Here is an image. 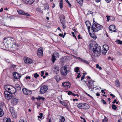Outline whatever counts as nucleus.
<instances>
[{"mask_svg": "<svg viewBox=\"0 0 122 122\" xmlns=\"http://www.w3.org/2000/svg\"><path fill=\"white\" fill-rule=\"evenodd\" d=\"M38 102H37L36 103V105H37V106H40V105L41 104V103H43L42 101H41V102H39V103Z\"/></svg>", "mask_w": 122, "mask_h": 122, "instance_id": "obj_38", "label": "nucleus"}, {"mask_svg": "<svg viewBox=\"0 0 122 122\" xmlns=\"http://www.w3.org/2000/svg\"><path fill=\"white\" fill-rule=\"evenodd\" d=\"M30 76H26L25 77V78L26 79H30Z\"/></svg>", "mask_w": 122, "mask_h": 122, "instance_id": "obj_63", "label": "nucleus"}, {"mask_svg": "<svg viewBox=\"0 0 122 122\" xmlns=\"http://www.w3.org/2000/svg\"><path fill=\"white\" fill-rule=\"evenodd\" d=\"M41 76L42 77L43 76V75L44 74V71H41Z\"/></svg>", "mask_w": 122, "mask_h": 122, "instance_id": "obj_57", "label": "nucleus"}, {"mask_svg": "<svg viewBox=\"0 0 122 122\" xmlns=\"http://www.w3.org/2000/svg\"><path fill=\"white\" fill-rule=\"evenodd\" d=\"M13 76L14 77L17 79H19L21 77V76L17 72H15L13 73Z\"/></svg>", "mask_w": 122, "mask_h": 122, "instance_id": "obj_16", "label": "nucleus"}, {"mask_svg": "<svg viewBox=\"0 0 122 122\" xmlns=\"http://www.w3.org/2000/svg\"><path fill=\"white\" fill-rule=\"evenodd\" d=\"M112 109L114 110H115L117 108V107L114 104H112Z\"/></svg>", "mask_w": 122, "mask_h": 122, "instance_id": "obj_35", "label": "nucleus"}, {"mask_svg": "<svg viewBox=\"0 0 122 122\" xmlns=\"http://www.w3.org/2000/svg\"><path fill=\"white\" fill-rule=\"evenodd\" d=\"M43 114L42 113H40L39 114V116H38V118L41 119L43 117Z\"/></svg>", "mask_w": 122, "mask_h": 122, "instance_id": "obj_37", "label": "nucleus"}, {"mask_svg": "<svg viewBox=\"0 0 122 122\" xmlns=\"http://www.w3.org/2000/svg\"><path fill=\"white\" fill-rule=\"evenodd\" d=\"M60 70L62 75L65 76L70 72L69 66L68 65L62 66L61 67Z\"/></svg>", "mask_w": 122, "mask_h": 122, "instance_id": "obj_3", "label": "nucleus"}, {"mask_svg": "<svg viewBox=\"0 0 122 122\" xmlns=\"http://www.w3.org/2000/svg\"><path fill=\"white\" fill-rule=\"evenodd\" d=\"M86 24L87 28V29L88 31H89L90 30V25H91V27L92 26L91 25V24L90 22L88 21H87L85 22Z\"/></svg>", "mask_w": 122, "mask_h": 122, "instance_id": "obj_19", "label": "nucleus"}, {"mask_svg": "<svg viewBox=\"0 0 122 122\" xmlns=\"http://www.w3.org/2000/svg\"><path fill=\"white\" fill-rule=\"evenodd\" d=\"M4 88L5 90H8V91H10L9 92L10 93L12 94H15L16 92V88L8 84L5 86Z\"/></svg>", "mask_w": 122, "mask_h": 122, "instance_id": "obj_4", "label": "nucleus"}, {"mask_svg": "<svg viewBox=\"0 0 122 122\" xmlns=\"http://www.w3.org/2000/svg\"><path fill=\"white\" fill-rule=\"evenodd\" d=\"M43 50L42 48L41 47L39 48L37 51V54L38 56L41 58L43 55Z\"/></svg>", "mask_w": 122, "mask_h": 122, "instance_id": "obj_11", "label": "nucleus"}, {"mask_svg": "<svg viewBox=\"0 0 122 122\" xmlns=\"http://www.w3.org/2000/svg\"><path fill=\"white\" fill-rule=\"evenodd\" d=\"M107 121L108 119L105 117L104 119L102 121L103 122H107Z\"/></svg>", "mask_w": 122, "mask_h": 122, "instance_id": "obj_51", "label": "nucleus"}, {"mask_svg": "<svg viewBox=\"0 0 122 122\" xmlns=\"http://www.w3.org/2000/svg\"><path fill=\"white\" fill-rule=\"evenodd\" d=\"M24 59L25 63L28 65L31 64L33 62V61L30 58L27 57H24Z\"/></svg>", "mask_w": 122, "mask_h": 122, "instance_id": "obj_10", "label": "nucleus"}, {"mask_svg": "<svg viewBox=\"0 0 122 122\" xmlns=\"http://www.w3.org/2000/svg\"><path fill=\"white\" fill-rule=\"evenodd\" d=\"M90 48L92 49L91 53L93 56L98 57L101 54V47L97 44L93 45L91 44L90 45Z\"/></svg>", "mask_w": 122, "mask_h": 122, "instance_id": "obj_1", "label": "nucleus"}, {"mask_svg": "<svg viewBox=\"0 0 122 122\" xmlns=\"http://www.w3.org/2000/svg\"><path fill=\"white\" fill-rule=\"evenodd\" d=\"M89 32V33L90 36L92 38H93L94 39H96L97 38V37L96 36H95L94 34H92L90 32V30L89 31H88Z\"/></svg>", "mask_w": 122, "mask_h": 122, "instance_id": "obj_24", "label": "nucleus"}, {"mask_svg": "<svg viewBox=\"0 0 122 122\" xmlns=\"http://www.w3.org/2000/svg\"><path fill=\"white\" fill-rule=\"evenodd\" d=\"M71 84L69 82H64L62 83V86L64 87H66L67 88H70V87Z\"/></svg>", "mask_w": 122, "mask_h": 122, "instance_id": "obj_15", "label": "nucleus"}, {"mask_svg": "<svg viewBox=\"0 0 122 122\" xmlns=\"http://www.w3.org/2000/svg\"><path fill=\"white\" fill-rule=\"evenodd\" d=\"M15 86L17 90L19 91L21 90V87L18 84H15Z\"/></svg>", "mask_w": 122, "mask_h": 122, "instance_id": "obj_30", "label": "nucleus"}, {"mask_svg": "<svg viewBox=\"0 0 122 122\" xmlns=\"http://www.w3.org/2000/svg\"><path fill=\"white\" fill-rule=\"evenodd\" d=\"M101 101H102V103L104 104H107L106 102L105 101V100L103 99H102Z\"/></svg>", "mask_w": 122, "mask_h": 122, "instance_id": "obj_54", "label": "nucleus"}, {"mask_svg": "<svg viewBox=\"0 0 122 122\" xmlns=\"http://www.w3.org/2000/svg\"><path fill=\"white\" fill-rule=\"evenodd\" d=\"M23 93L27 95H30L32 94V92L31 91L27 90L25 88H23L22 89Z\"/></svg>", "mask_w": 122, "mask_h": 122, "instance_id": "obj_12", "label": "nucleus"}, {"mask_svg": "<svg viewBox=\"0 0 122 122\" xmlns=\"http://www.w3.org/2000/svg\"><path fill=\"white\" fill-rule=\"evenodd\" d=\"M48 89V86L46 85H43L40 88L39 91L41 94L45 93Z\"/></svg>", "mask_w": 122, "mask_h": 122, "instance_id": "obj_8", "label": "nucleus"}, {"mask_svg": "<svg viewBox=\"0 0 122 122\" xmlns=\"http://www.w3.org/2000/svg\"><path fill=\"white\" fill-rule=\"evenodd\" d=\"M68 94L69 95H72L73 96L74 95V94L72 92L69 91L68 92Z\"/></svg>", "mask_w": 122, "mask_h": 122, "instance_id": "obj_41", "label": "nucleus"}, {"mask_svg": "<svg viewBox=\"0 0 122 122\" xmlns=\"http://www.w3.org/2000/svg\"><path fill=\"white\" fill-rule=\"evenodd\" d=\"M41 9H40L39 8H37L36 9V10L37 11H38L39 12H40L41 11Z\"/></svg>", "mask_w": 122, "mask_h": 122, "instance_id": "obj_62", "label": "nucleus"}, {"mask_svg": "<svg viewBox=\"0 0 122 122\" xmlns=\"http://www.w3.org/2000/svg\"><path fill=\"white\" fill-rule=\"evenodd\" d=\"M96 67L97 68H98L100 70L102 69V68L101 67L99 66L98 64L96 65Z\"/></svg>", "mask_w": 122, "mask_h": 122, "instance_id": "obj_49", "label": "nucleus"}, {"mask_svg": "<svg viewBox=\"0 0 122 122\" xmlns=\"http://www.w3.org/2000/svg\"><path fill=\"white\" fill-rule=\"evenodd\" d=\"M59 18L63 28L64 29H66L67 26L66 25L65 16L64 15L61 14L60 15Z\"/></svg>", "mask_w": 122, "mask_h": 122, "instance_id": "obj_5", "label": "nucleus"}, {"mask_svg": "<svg viewBox=\"0 0 122 122\" xmlns=\"http://www.w3.org/2000/svg\"><path fill=\"white\" fill-rule=\"evenodd\" d=\"M49 6L48 5H45L44 6V8L45 9H48L49 8Z\"/></svg>", "mask_w": 122, "mask_h": 122, "instance_id": "obj_48", "label": "nucleus"}, {"mask_svg": "<svg viewBox=\"0 0 122 122\" xmlns=\"http://www.w3.org/2000/svg\"><path fill=\"white\" fill-rule=\"evenodd\" d=\"M103 50L108 51L109 50L108 46L107 45H104L103 46Z\"/></svg>", "mask_w": 122, "mask_h": 122, "instance_id": "obj_26", "label": "nucleus"}, {"mask_svg": "<svg viewBox=\"0 0 122 122\" xmlns=\"http://www.w3.org/2000/svg\"><path fill=\"white\" fill-rule=\"evenodd\" d=\"M110 20L111 21H114L115 20V18L114 17L110 16Z\"/></svg>", "mask_w": 122, "mask_h": 122, "instance_id": "obj_46", "label": "nucleus"}, {"mask_svg": "<svg viewBox=\"0 0 122 122\" xmlns=\"http://www.w3.org/2000/svg\"><path fill=\"white\" fill-rule=\"evenodd\" d=\"M11 102L13 105H15L18 102V100L15 98H12Z\"/></svg>", "mask_w": 122, "mask_h": 122, "instance_id": "obj_18", "label": "nucleus"}, {"mask_svg": "<svg viewBox=\"0 0 122 122\" xmlns=\"http://www.w3.org/2000/svg\"><path fill=\"white\" fill-rule=\"evenodd\" d=\"M84 93L86 95H87L89 97H92L90 95H89V94H87L86 92L84 91Z\"/></svg>", "mask_w": 122, "mask_h": 122, "instance_id": "obj_60", "label": "nucleus"}, {"mask_svg": "<svg viewBox=\"0 0 122 122\" xmlns=\"http://www.w3.org/2000/svg\"><path fill=\"white\" fill-rule=\"evenodd\" d=\"M9 93H10L9 91H8L7 90L5 91L4 92V94L5 97H6V96H7V95H8V94H9Z\"/></svg>", "mask_w": 122, "mask_h": 122, "instance_id": "obj_40", "label": "nucleus"}, {"mask_svg": "<svg viewBox=\"0 0 122 122\" xmlns=\"http://www.w3.org/2000/svg\"><path fill=\"white\" fill-rule=\"evenodd\" d=\"M75 71L76 72H78V71L79 70V68L78 67H77L75 68Z\"/></svg>", "mask_w": 122, "mask_h": 122, "instance_id": "obj_42", "label": "nucleus"}, {"mask_svg": "<svg viewBox=\"0 0 122 122\" xmlns=\"http://www.w3.org/2000/svg\"><path fill=\"white\" fill-rule=\"evenodd\" d=\"M4 115V112L2 109L0 108V117L3 116Z\"/></svg>", "mask_w": 122, "mask_h": 122, "instance_id": "obj_29", "label": "nucleus"}, {"mask_svg": "<svg viewBox=\"0 0 122 122\" xmlns=\"http://www.w3.org/2000/svg\"><path fill=\"white\" fill-rule=\"evenodd\" d=\"M17 11L18 14L20 15H23L27 16L30 15L29 14L26 13L24 11L21 10H18Z\"/></svg>", "mask_w": 122, "mask_h": 122, "instance_id": "obj_13", "label": "nucleus"}, {"mask_svg": "<svg viewBox=\"0 0 122 122\" xmlns=\"http://www.w3.org/2000/svg\"><path fill=\"white\" fill-rule=\"evenodd\" d=\"M106 50H103L102 51V53L104 55H105L106 54V53H107V51Z\"/></svg>", "mask_w": 122, "mask_h": 122, "instance_id": "obj_39", "label": "nucleus"}, {"mask_svg": "<svg viewBox=\"0 0 122 122\" xmlns=\"http://www.w3.org/2000/svg\"><path fill=\"white\" fill-rule=\"evenodd\" d=\"M83 0H76L77 2L81 5H83Z\"/></svg>", "mask_w": 122, "mask_h": 122, "instance_id": "obj_33", "label": "nucleus"}, {"mask_svg": "<svg viewBox=\"0 0 122 122\" xmlns=\"http://www.w3.org/2000/svg\"><path fill=\"white\" fill-rule=\"evenodd\" d=\"M63 3L60 2L59 4V6L60 8L61 9L63 8Z\"/></svg>", "mask_w": 122, "mask_h": 122, "instance_id": "obj_47", "label": "nucleus"}, {"mask_svg": "<svg viewBox=\"0 0 122 122\" xmlns=\"http://www.w3.org/2000/svg\"><path fill=\"white\" fill-rule=\"evenodd\" d=\"M16 38L19 41H20L21 40V36H20V35H17V36H16Z\"/></svg>", "mask_w": 122, "mask_h": 122, "instance_id": "obj_36", "label": "nucleus"}, {"mask_svg": "<svg viewBox=\"0 0 122 122\" xmlns=\"http://www.w3.org/2000/svg\"><path fill=\"white\" fill-rule=\"evenodd\" d=\"M93 80L91 79L90 80L88 81V83L89 84L88 85L87 83H86V85H87L88 87L89 88V89H91V91H92L96 87H94L93 86L94 84L93 83L94 82Z\"/></svg>", "mask_w": 122, "mask_h": 122, "instance_id": "obj_7", "label": "nucleus"}, {"mask_svg": "<svg viewBox=\"0 0 122 122\" xmlns=\"http://www.w3.org/2000/svg\"><path fill=\"white\" fill-rule=\"evenodd\" d=\"M106 2L107 3H109L110 2L111 0H105Z\"/></svg>", "mask_w": 122, "mask_h": 122, "instance_id": "obj_61", "label": "nucleus"}, {"mask_svg": "<svg viewBox=\"0 0 122 122\" xmlns=\"http://www.w3.org/2000/svg\"><path fill=\"white\" fill-rule=\"evenodd\" d=\"M15 45L17 47H18L19 46V44L16 42H13V44L12 45Z\"/></svg>", "mask_w": 122, "mask_h": 122, "instance_id": "obj_50", "label": "nucleus"}, {"mask_svg": "<svg viewBox=\"0 0 122 122\" xmlns=\"http://www.w3.org/2000/svg\"><path fill=\"white\" fill-rule=\"evenodd\" d=\"M61 119H60L59 122H64L65 120V118L64 117L62 116H60Z\"/></svg>", "mask_w": 122, "mask_h": 122, "instance_id": "obj_32", "label": "nucleus"}, {"mask_svg": "<svg viewBox=\"0 0 122 122\" xmlns=\"http://www.w3.org/2000/svg\"><path fill=\"white\" fill-rule=\"evenodd\" d=\"M11 93H9L8 95L6 96V97L7 98V99L8 100H9L11 99H12L13 97V94Z\"/></svg>", "mask_w": 122, "mask_h": 122, "instance_id": "obj_22", "label": "nucleus"}, {"mask_svg": "<svg viewBox=\"0 0 122 122\" xmlns=\"http://www.w3.org/2000/svg\"><path fill=\"white\" fill-rule=\"evenodd\" d=\"M93 23L92 24V25H93V24H98L95 21V20H94V18H93Z\"/></svg>", "mask_w": 122, "mask_h": 122, "instance_id": "obj_59", "label": "nucleus"}, {"mask_svg": "<svg viewBox=\"0 0 122 122\" xmlns=\"http://www.w3.org/2000/svg\"><path fill=\"white\" fill-rule=\"evenodd\" d=\"M39 76V75L36 73L34 74V76L35 78H37V77H38Z\"/></svg>", "mask_w": 122, "mask_h": 122, "instance_id": "obj_43", "label": "nucleus"}, {"mask_svg": "<svg viewBox=\"0 0 122 122\" xmlns=\"http://www.w3.org/2000/svg\"><path fill=\"white\" fill-rule=\"evenodd\" d=\"M66 2L69 5V6L70 7H71V5L70 3L68 1V0H65Z\"/></svg>", "mask_w": 122, "mask_h": 122, "instance_id": "obj_53", "label": "nucleus"}, {"mask_svg": "<svg viewBox=\"0 0 122 122\" xmlns=\"http://www.w3.org/2000/svg\"><path fill=\"white\" fill-rule=\"evenodd\" d=\"M53 71L54 73L57 74L59 71V68L58 66H54L53 69Z\"/></svg>", "mask_w": 122, "mask_h": 122, "instance_id": "obj_17", "label": "nucleus"}, {"mask_svg": "<svg viewBox=\"0 0 122 122\" xmlns=\"http://www.w3.org/2000/svg\"><path fill=\"white\" fill-rule=\"evenodd\" d=\"M71 34L73 36V37H74L76 39H77L74 33L73 32H71Z\"/></svg>", "mask_w": 122, "mask_h": 122, "instance_id": "obj_56", "label": "nucleus"}, {"mask_svg": "<svg viewBox=\"0 0 122 122\" xmlns=\"http://www.w3.org/2000/svg\"><path fill=\"white\" fill-rule=\"evenodd\" d=\"M6 45H7L6 48L11 50H12V49L13 48V47H12V45L10 44V39L9 38L7 39V41L5 42Z\"/></svg>", "mask_w": 122, "mask_h": 122, "instance_id": "obj_9", "label": "nucleus"}, {"mask_svg": "<svg viewBox=\"0 0 122 122\" xmlns=\"http://www.w3.org/2000/svg\"><path fill=\"white\" fill-rule=\"evenodd\" d=\"M77 107L79 109H87L89 108V105L86 103H79Z\"/></svg>", "mask_w": 122, "mask_h": 122, "instance_id": "obj_6", "label": "nucleus"}, {"mask_svg": "<svg viewBox=\"0 0 122 122\" xmlns=\"http://www.w3.org/2000/svg\"><path fill=\"white\" fill-rule=\"evenodd\" d=\"M3 121L4 122H11V120L10 118H6L3 119Z\"/></svg>", "mask_w": 122, "mask_h": 122, "instance_id": "obj_31", "label": "nucleus"}, {"mask_svg": "<svg viewBox=\"0 0 122 122\" xmlns=\"http://www.w3.org/2000/svg\"><path fill=\"white\" fill-rule=\"evenodd\" d=\"M81 76V75H77V77L76 78V79L77 78H79Z\"/></svg>", "mask_w": 122, "mask_h": 122, "instance_id": "obj_64", "label": "nucleus"}, {"mask_svg": "<svg viewBox=\"0 0 122 122\" xmlns=\"http://www.w3.org/2000/svg\"><path fill=\"white\" fill-rule=\"evenodd\" d=\"M116 42H118V43L119 44H120V45H122V41H121L120 40H118L117 41H116Z\"/></svg>", "mask_w": 122, "mask_h": 122, "instance_id": "obj_45", "label": "nucleus"}, {"mask_svg": "<svg viewBox=\"0 0 122 122\" xmlns=\"http://www.w3.org/2000/svg\"><path fill=\"white\" fill-rule=\"evenodd\" d=\"M1 46V48L2 49L3 48H6L7 45H6L5 43V44L4 43H1L0 45Z\"/></svg>", "mask_w": 122, "mask_h": 122, "instance_id": "obj_28", "label": "nucleus"}, {"mask_svg": "<svg viewBox=\"0 0 122 122\" xmlns=\"http://www.w3.org/2000/svg\"><path fill=\"white\" fill-rule=\"evenodd\" d=\"M85 78V76L83 75L82 76L81 78V80L82 81Z\"/></svg>", "mask_w": 122, "mask_h": 122, "instance_id": "obj_58", "label": "nucleus"}, {"mask_svg": "<svg viewBox=\"0 0 122 122\" xmlns=\"http://www.w3.org/2000/svg\"><path fill=\"white\" fill-rule=\"evenodd\" d=\"M10 112L11 114L13 116V117L14 118H15L17 117V115L16 113L15 112V111L13 109H10Z\"/></svg>", "mask_w": 122, "mask_h": 122, "instance_id": "obj_20", "label": "nucleus"}, {"mask_svg": "<svg viewBox=\"0 0 122 122\" xmlns=\"http://www.w3.org/2000/svg\"><path fill=\"white\" fill-rule=\"evenodd\" d=\"M79 59H80L81 61L83 62V63H85L87 65L89 64V63L88 61H87L86 60H83L82 58H80V57H78Z\"/></svg>", "mask_w": 122, "mask_h": 122, "instance_id": "obj_23", "label": "nucleus"}, {"mask_svg": "<svg viewBox=\"0 0 122 122\" xmlns=\"http://www.w3.org/2000/svg\"><path fill=\"white\" fill-rule=\"evenodd\" d=\"M91 14L92 15L93 14V12L91 11H88L87 13V15H88Z\"/></svg>", "mask_w": 122, "mask_h": 122, "instance_id": "obj_52", "label": "nucleus"}, {"mask_svg": "<svg viewBox=\"0 0 122 122\" xmlns=\"http://www.w3.org/2000/svg\"><path fill=\"white\" fill-rule=\"evenodd\" d=\"M56 60V57L54 56V54H53L52 56L51 60L53 63H54Z\"/></svg>", "mask_w": 122, "mask_h": 122, "instance_id": "obj_27", "label": "nucleus"}, {"mask_svg": "<svg viewBox=\"0 0 122 122\" xmlns=\"http://www.w3.org/2000/svg\"><path fill=\"white\" fill-rule=\"evenodd\" d=\"M10 39V40L12 42H15V41L14 38L13 37H10L9 38Z\"/></svg>", "mask_w": 122, "mask_h": 122, "instance_id": "obj_44", "label": "nucleus"}, {"mask_svg": "<svg viewBox=\"0 0 122 122\" xmlns=\"http://www.w3.org/2000/svg\"><path fill=\"white\" fill-rule=\"evenodd\" d=\"M36 98L38 100L37 102H41V101H40V100L41 99H42V100H43L45 99V98L43 97H41L40 96H38V97Z\"/></svg>", "mask_w": 122, "mask_h": 122, "instance_id": "obj_25", "label": "nucleus"}, {"mask_svg": "<svg viewBox=\"0 0 122 122\" xmlns=\"http://www.w3.org/2000/svg\"><path fill=\"white\" fill-rule=\"evenodd\" d=\"M54 54V56L56 58H59V53L57 52H55Z\"/></svg>", "mask_w": 122, "mask_h": 122, "instance_id": "obj_34", "label": "nucleus"}, {"mask_svg": "<svg viewBox=\"0 0 122 122\" xmlns=\"http://www.w3.org/2000/svg\"><path fill=\"white\" fill-rule=\"evenodd\" d=\"M103 26L98 24H93L92 26L91 31L92 34H94L95 32H97L99 30L102 29Z\"/></svg>", "mask_w": 122, "mask_h": 122, "instance_id": "obj_2", "label": "nucleus"}, {"mask_svg": "<svg viewBox=\"0 0 122 122\" xmlns=\"http://www.w3.org/2000/svg\"><path fill=\"white\" fill-rule=\"evenodd\" d=\"M105 90H106V89H105L104 90H101V92L102 93H103L104 94H105L106 93L104 91Z\"/></svg>", "mask_w": 122, "mask_h": 122, "instance_id": "obj_55", "label": "nucleus"}, {"mask_svg": "<svg viewBox=\"0 0 122 122\" xmlns=\"http://www.w3.org/2000/svg\"><path fill=\"white\" fill-rule=\"evenodd\" d=\"M109 30L110 31L115 32L116 30V29L114 25H112L109 26Z\"/></svg>", "mask_w": 122, "mask_h": 122, "instance_id": "obj_14", "label": "nucleus"}, {"mask_svg": "<svg viewBox=\"0 0 122 122\" xmlns=\"http://www.w3.org/2000/svg\"><path fill=\"white\" fill-rule=\"evenodd\" d=\"M35 1V0H26L25 1V3L29 4H32L34 3Z\"/></svg>", "mask_w": 122, "mask_h": 122, "instance_id": "obj_21", "label": "nucleus"}]
</instances>
